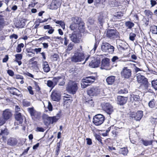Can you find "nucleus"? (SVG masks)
Masks as SVG:
<instances>
[{
	"instance_id": "17",
	"label": "nucleus",
	"mask_w": 157,
	"mask_h": 157,
	"mask_svg": "<svg viewBox=\"0 0 157 157\" xmlns=\"http://www.w3.org/2000/svg\"><path fill=\"white\" fill-rule=\"evenodd\" d=\"M109 59L107 58L103 59L101 61V68L102 69H104L105 67L109 66Z\"/></svg>"
},
{
	"instance_id": "43",
	"label": "nucleus",
	"mask_w": 157,
	"mask_h": 157,
	"mask_svg": "<svg viewBox=\"0 0 157 157\" xmlns=\"http://www.w3.org/2000/svg\"><path fill=\"white\" fill-rule=\"evenodd\" d=\"M141 94V92L139 90H136L135 92H133L130 96H140V95Z\"/></svg>"
},
{
	"instance_id": "23",
	"label": "nucleus",
	"mask_w": 157,
	"mask_h": 157,
	"mask_svg": "<svg viewBox=\"0 0 157 157\" xmlns=\"http://www.w3.org/2000/svg\"><path fill=\"white\" fill-rule=\"evenodd\" d=\"M16 59L14 61L18 63L19 66L21 65L22 64L21 61V60L22 58V55L21 54H17L15 55Z\"/></svg>"
},
{
	"instance_id": "1",
	"label": "nucleus",
	"mask_w": 157,
	"mask_h": 157,
	"mask_svg": "<svg viewBox=\"0 0 157 157\" xmlns=\"http://www.w3.org/2000/svg\"><path fill=\"white\" fill-rule=\"evenodd\" d=\"M85 58L84 52L78 50L75 52L74 55L71 58V60L73 63H76L83 61Z\"/></svg>"
},
{
	"instance_id": "12",
	"label": "nucleus",
	"mask_w": 157,
	"mask_h": 157,
	"mask_svg": "<svg viewBox=\"0 0 157 157\" xmlns=\"http://www.w3.org/2000/svg\"><path fill=\"white\" fill-rule=\"evenodd\" d=\"M69 36L71 40L75 43H78L80 42L79 34L77 32H73L71 34H69Z\"/></svg>"
},
{
	"instance_id": "58",
	"label": "nucleus",
	"mask_w": 157,
	"mask_h": 157,
	"mask_svg": "<svg viewBox=\"0 0 157 157\" xmlns=\"http://www.w3.org/2000/svg\"><path fill=\"white\" fill-rule=\"evenodd\" d=\"M28 110L31 115V114H33V113L34 112L35 110L34 109V108L33 107L31 108H28Z\"/></svg>"
},
{
	"instance_id": "55",
	"label": "nucleus",
	"mask_w": 157,
	"mask_h": 157,
	"mask_svg": "<svg viewBox=\"0 0 157 157\" xmlns=\"http://www.w3.org/2000/svg\"><path fill=\"white\" fill-rule=\"evenodd\" d=\"M36 58L35 57H33L31 58L30 60H29V63L31 64H36L37 63L36 61H34V60Z\"/></svg>"
},
{
	"instance_id": "36",
	"label": "nucleus",
	"mask_w": 157,
	"mask_h": 157,
	"mask_svg": "<svg viewBox=\"0 0 157 157\" xmlns=\"http://www.w3.org/2000/svg\"><path fill=\"white\" fill-rule=\"evenodd\" d=\"M74 44L72 43H70L67 46V48L66 50V52L68 53L69 54L70 53V51L72 49Z\"/></svg>"
},
{
	"instance_id": "48",
	"label": "nucleus",
	"mask_w": 157,
	"mask_h": 157,
	"mask_svg": "<svg viewBox=\"0 0 157 157\" xmlns=\"http://www.w3.org/2000/svg\"><path fill=\"white\" fill-rule=\"evenodd\" d=\"M33 83L35 86V89L37 91H39L40 90V88L38 85V83L35 81H33Z\"/></svg>"
},
{
	"instance_id": "46",
	"label": "nucleus",
	"mask_w": 157,
	"mask_h": 157,
	"mask_svg": "<svg viewBox=\"0 0 157 157\" xmlns=\"http://www.w3.org/2000/svg\"><path fill=\"white\" fill-rule=\"evenodd\" d=\"M39 115L38 113L35 110L34 111V112L33 113V114H31V116L32 117V118H37L38 117Z\"/></svg>"
},
{
	"instance_id": "19",
	"label": "nucleus",
	"mask_w": 157,
	"mask_h": 157,
	"mask_svg": "<svg viewBox=\"0 0 157 157\" xmlns=\"http://www.w3.org/2000/svg\"><path fill=\"white\" fill-rule=\"evenodd\" d=\"M52 99L53 101H59L60 98V95L56 92H53L51 95Z\"/></svg>"
},
{
	"instance_id": "54",
	"label": "nucleus",
	"mask_w": 157,
	"mask_h": 157,
	"mask_svg": "<svg viewBox=\"0 0 157 157\" xmlns=\"http://www.w3.org/2000/svg\"><path fill=\"white\" fill-rule=\"evenodd\" d=\"M98 44L99 43L96 41L94 45V48L93 49L91 50V52H95V51L96 50V49L98 46Z\"/></svg>"
},
{
	"instance_id": "7",
	"label": "nucleus",
	"mask_w": 157,
	"mask_h": 157,
	"mask_svg": "<svg viewBox=\"0 0 157 157\" xmlns=\"http://www.w3.org/2000/svg\"><path fill=\"white\" fill-rule=\"evenodd\" d=\"M100 92L99 87L97 86L90 87L87 91V94L90 96H96Z\"/></svg>"
},
{
	"instance_id": "18",
	"label": "nucleus",
	"mask_w": 157,
	"mask_h": 157,
	"mask_svg": "<svg viewBox=\"0 0 157 157\" xmlns=\"http://www.w3.org/2000/svg\"><path fill=\"white\" fill-rule=\"evenodd\" d=\"M11 113L9 109H6L3 111L2 117L7 121L11 117Z\"/></svg>"
},
{
	"instance_id": "60",
	"label": "nucleus",
	"mask_w": 157,
	"mask_h": 157,
	"mask_svg": "<svg viewBox=\"0 0 157 157\" xmlns=\"http://www.w3.org/2000/svg\"><path fill=\"white\" fill-rule=\"evenodd\" d=\"M64 44L66 46H67L69 43V40L67 39V36L64 35Z\"/></svg>"
},
{
	"instance_id": "9",
	"label": "nucleus",
	"mask_w": 157,
	"mask_h": 157,
	"mask_svg": "<svg viewBox=\"0 0 157 157\" xmlns=\"http://www.w3.org/2000/svg\"><path fill=\"white\" fill-rule=\"evenodd\" d=\"M102 55L98 56L96 58H94L89 63V66L92 68H95L98 67L100 63L101 58H102Z\"/></svg>"
},
{
	"instance_id": "28",
	"label": "nucleus",
	"mask_w": 157,
	"mask_h": 157,
	"mask_svg": "<svg viewBox=\"0 0 157 157\" xmlns=\"http://www.w3.org/2000/svg\"><path fill=\"white\" fill-rule=\"evenodd\" d=\"M78 28V29L80 30V27L78 26V25L72 22V24L70 25L69 28L71 30L73 31V32L76 31L77 30V29Z\"/></svg>"
},
{
	"instance_id": "40",
	"label": "nucleus",
	"mask_w": 157,
	"mask_h": 157,
	"mask_svg": "<svg viewBox=\"0 0 157 157\" xmlns=\"http://www.w3.org/2000/svg\"><path fill=\"white\" fill-rule=\"evenodd\" d=\"M136 36V35L135 33H131L129 34V39L130 40L133 41Z\"/></svg>"
},
{
	"instance_id": "37",
	"label": "nucleus",
	"mask_w": 157,
	"mask_h": 157,
	"mask_svg": "<svg viewBox=\"0 0 157 157\" xmlns=\"http://www.w3.org/2000/svg\"><path fill=\"white\" fill-rule=\"evenodd\" d=\"M24 45L23 43H21L18 44L16 48V52H20L21 51V48L24 47Z\"/></svg>"
},
{
	"instance_id": "20",
	"label": "nucleus",
	"mask_w": 157,
	"mask_h": 157,
	"mask_svg": "<svg viewBox=\"0 0 157 157\" xmlns=\"http://www.w3.org/2000/svg\"><path fill=\"white\" fill-rule=\"evenodd\" d=\"M15 118L17 121H19L20 124H22L23 122L24 119L25 121H26V118L25 116H22L21 113H17L15 115Z\"/></svg>"
},
{
	"instance_id": "15",
	"label": "nucleus",
	"mask_w": 157,
	"mask_h": 157,
	"mask_svg": "<svg viewBox=\"0 0 157 157\" xmlns=\"http://www.w3.org/2000/svg\"><path fill=\"white\" fill-rule=\"evenodd\" d=\"M128 97L121 96H118L117 98V104L120 105H123L126 103Z\"/></svg>"
},
{
	"instance_id": "52",
	"label": "nucleus",
	"mask_w": 157,
	"mask_h": 157,
	"mask_svg": "<svg viewBox=\"0 0 157 157\" xmlns=\"http://www.w3.org/2000/svg\"><path fill=\"white\" fill-rule=\"evenodd\" d=\"M51 124H53L54 122H56L58 119L56 118V116L51 117Z\"/></svg>"
},
{
	"instance_id": "6",
	"label": "nucleus",
	"mask_w": 157,
	"mask_h": 157,
	"mask_svg": "<svg viewBox=\"0 0 157 157\" xmlns=\"http://www.w3.org/2000/svg\"><path fill=\"white\" fill-rule=\"evenodd\" d=\"M93 119V123L96 126H99L104 122L105 118L103 115L99 114L95 115Z\"/></svg>"
},
{
	"instance_id": "2",
	"label": "nucleus",
	"mask_w": 157,
	"mask_h": 157,
	"mask_svg": "<svg viewBox=\"0 0 157 157\" xmlns=\"http://www.w3.org/2000/svg\"><path fill=\"white\" fill-rule=\"evenodd\" d=\"M78 84L76 82L70 81L69 82L66 87V90L68 93L75 94L78 89Z\"/></svg>"
},
{
	"instance_id": "26",
	"label": "nucleus",
	"mask_w": 157,
	"mask_h": 157,
	"mask_svg": "<svg viewBox=\"0 0 157 157\" xmlns=\"http://www.w3.org/2000/svg\"><path fill=\"white\" fill-rule=\"evenodd\" d=\"M64 79L65 76L62 75L60 76L54 77L52 79V81L54 83V84L56 86L60 79Z\"/></svg>"
},
{
	"instance_id": "59",
	"label": "nucleus",
	"mask_w": 157,
	"mask_h": 157,
	"mask_svg": "<svg viewBox=\"0 0 157 157\" xmlns=\"http://www.w3.org/2000/svg\"><path fill=\"white\" fill-rule=\"evenodd\" d=\"M6 121L2 117L0 118V126L3 125L6 122Z\"/></svg>"
},
{
	"instance_id": "62",
	"label": "nucleus",
	"mask_w": 157,
	"mask_h": 157,
	"mask_svg": "<svg viewBox=\"0 0 157 157\" xmlns=\"http://www.w3.org/2000/svg\"><path fill=\"white\" fill-rule=\"evenodd\" d=\"M119 58L116 56H114L111 59L112 61L113 62H117L118 61Z\"/></svg>"
},
{
	"instance_id": "22",
	"label": "nucleus",
	"mask_w": 157,
	"mask_h": 157,
	"mask_svg": "<svg viewBox=\"0 0 157 157\" xmlns=\"http://www.w3.org/2000/svg\"><path fill=\"white\" fill-rule=\"evenodd\" d=\"M43 68L44 71L47 73L50 70V68L49 67L48 62L46 61H44L43 64Z\"/></svg>"
},
{
	"instance_id": "38",
	"label": "nucleus",
	"mask_w": 157,
	"mask_h": 157,
	"mask_svg": "<svg viewBox=\"0 0 157 157\" xmlns=\"http://www.w3.org/2000/svg\"><path fill=\"white\" fill-rule=\"evenodd\" d=\"M22 23H24V22H22L20 21H18L16 23V27L17 28H22L23 27V25Z\"/></svg>"
},
{
	"instance_id": "44",
	"label": "nucleus",
	"mask_w": 157,
	"mask_h": 157,
	"mask_svg": "<svg viewBox=\"0 0 157 157\" xmlns=\"http://www.w3.org/2000/svg\"><path fill=\"white\" fill-rule=\"evenodd\" d=\"M155 100L154 99H152L148 103V105L151 108H153L155 106Z\"/></svg>"
},
{
	"instance_id": "47",
	"label": "nucleus",
	"mask_w": 157,
	"mask_h": 157,
	"mask_svg": "<svg viewBox=\"0 0 157 157\" xmlns=\"http://www.w3.org/2000/svg\"><path fill=\"white\" fill-rule=\"evenodd\" d=\"M39 115L38 113L35 110L34 111V112L33 113V114H31V116L32 117V118H37L38 117Z\"/></svg>"
},
{
	"instance_id": "34",
	"label": "nucleus",
	"mask_w": 157,
	"mask_h": 157,
	"mask_svg": "<svg viewBox=\"0 0 157 157\" xmlns=\"http://www.w3.org/2000/svg\"><path fill=\"white\" fill-rule=\"evenodd\" d=\"M150 31L154 34H157V26L153 25L150 28Z\"/></svg>"
},
{
	"instance_id": "3",
	"label": "nucleus",
	"mask_w": 157,
	"mask_h": 157,
	"mask_svg": "<svg viewBox=\"0 0 157 157\" xmlns=\"http://www.w3.org/2000/svg\"><path fill=\"white\" fill-rule=\"evenodd\" d=\"M106 35L110 39L120 38L119 33L114 28L113 29H108Z\"/></svg>"
},
{
	"instance_id": "63",
	"label": "nucleus",
	"mask_w": 157,
	"mask_h": 157,
	"mask_svg": "<svg viewBox=\"0 0 157 157\" xmlns=\"http://www.w3.org/2000/svg\"><path fill=\"white\" fill-rule=\"evenodd\" d=\"M7 73L11 76H13L14 75L13 71L11 70H9L7 71Z\"/></svg>"
},
{
	"instance_id": "35",
	"label": "nucleus",
	"mask_w": 157,
	"mask_h": 157,
	"mask_svg": "<svg viewBox=\"0 0 157 157\" xmlns=\"http://www.w3.org/2000/svg\"><path fill=\"white\" fill-rule=\"evenodd\" d=\"M104 17L102 15H100L98 18V22L99 24L101 25L102 26L103 23L104 22Z\"/></svg>"
},
{
	"instance_id": "16",
	"label": "nucleus",
	"mask_w": 157,
	"mask_h": 157,
	"mask_svg": "<svg viewBox=\"0 0 157 157\" xmlns=\"http://www.w3.org/2000/svg\"><path fill=\"white\" fill-rule=\"evenodd\" d=\"M17 140L16 138L10 137L8 140L7 144L10 146H14L17 145Z\"/></svg>"
},
{
	"instance_id": "24",
	"label": "nucleus",
	"mask_w": 157,
	"mask_h": 157,
	"mask_svg": "<svg viewBox=\"0 0 157 157\" xmlns=\"http://www.w3.org/2000/svg\"><path fill=\"white\" fill-rule=\"evenodd\" d=\"M130 98L131 101L132 102L135 101L137 103H140L142 100L140 96H130Z\"/></svg>"
},
{
	"instance_id": "27",
	"label": "nucleus",
	"mask_w": 157,
	"mask_h": 157,
	"mask_svg": "<svg viewBox=\"0 0 157 157\" xmlns=\"http://www.w3.org/2000/svg\"><path fill=\"white\" fill-rule=\"evenodd\" d=\"M123 15L121 12H117L115 13L113 15V18L114 20L121 19Z\"/></svg>"
},
{
	"instance_id": "33",
	"label": "nucleus",
	"mask_w": 157,
	"mask_h": 157,
	"mask_svg": "<svg viewBox=\"0 0 157 157\" xmlns=\"http://www.w3.org/2000/svg\"><path fill=\"white\" fill-rule=\"evenodd\" d=\"M121 153L124 155H127L128 153V151L127 148L126 147L121 148L119 150Z\"/></svg>"
},
{
	"instance_id": "51",
	"label": "nucleus",
	"mask_w": 157,
	"mask_h": 157,
	"mask_svg": "<svg viewBox=\"0 0 157 157\" xmlns=\"http://www.w3.org/2000/svg\"><path fill=\"white\" fill-rule=\"evenodd\" d=\"M50 118L51 117H49L46 114H44L42 116V118L44 120V122H46V120L48 119L49 120Z\"/></svg>"
},
{
	"instance_id": "64",
	"label": "nucleus",
	"mask_w": 157,
	"mask_h": 157,
	"mask_svg": "<svg viewBox=\"0 0 157 157\" xmlns=\"http://www.w3.org/2000/svg\"><path fill=\"white\" fill-rule=\"evenodd\" d=\"M48 108L50 111H51L52 110V106L51 103L50 101L48 102Z\"/></svg>"
},
{
	"instance_id": "30",
	"label": "nucleus",
	"mask_w": 157,
	"mask_h": 157,
	"mask_svg": "<svg viewBox=\"0 0 157 157\" xmlns=\"http://www.w3.org/2000/svg\"><path fill=\"white\" fill-rule=\"evenodd\" d=\"M140 141H142V143L143 144L146 146L151 145L153 142V141L152 140H145L143 139H141Z\"/></svg>"
},
{
	"instance_id": "11",
	"label": "nucleus",
	"mask_w": 157,
	"mask_h": 157,
	"mask_svg": "<svg viewBox=\"0 0 157 157\" xmlns=\"http://www.w3.org/2000/svg\"><path fill=\"white\" fill-rule=\"evenodd\" d=\"M137 78L139 83L144 84L146 88L148 87L149 84L148 80L144 76L139 75L137 76Z\"/></svg>"
},
{
	"instance_id": "10",
	"label": "nucleus",
	"mask_w": 157,
	"mask_h": 157,
	"mask_svg": "<svg viewBox=\"0 0 157 157\" xmlns=\"http://www.w3.org/2000/svg\"><path fill=\"white\" fill-rule=\"evenodd\" d=\"M72 22L78 25L80 27V29H82L84 26V24L81 18L75 16L71 18Z\"/></svg>"
},
{
	"instance_id": "41",
	"label": "nucleus",
	"mask_w": 157,
	"mask_h": 157,
	"mask_svg": "<svg viewBox=\"0 0 157 157\" xmlns=\"http://www.w3.org/2000/svg\"><path fill=\"white\" fill-rule=\"evenodd\" d=\"M151 85L155 90H157V79L151 81Z\"/></svg>"
},
{
	"instance_id": "42",
	"label": "nucleus",
	"mask_w": 157,
	"mask_h": 157,
	"mask_svg": "<svg viewBox=\"0 0 157 157\" xmlns=\"http://www.w3.org/2000/svg\"><path fill=\"white\" fill-rule=\"evenodd\" d=\"M2 15H0V31L2 30V27L4 22V19Z\"/></svg>"
},
{
	"instance_id": "32",
	"label": "nucleus",
	"mask_w": 157,
	"mask_h": 157,
	"mask_svg": "<svg viewBox=\"0 0 157 157\" xmlns=\"http://www.w3.org/2000/svg\"><path fill=\"white\" fill-rule=\"evenodd\" d=\"M53 21L56 23L60 25L63 29H64L65 28V24L63 21L61 20H57L56 19L54 20Z\"/></svg>"
},
{
	"instance_id": "25",
	"label": "nucleus",
	"mask_w": 157,
	"mask_h": 157,
	"mask_svg": "<svg viewBox=\"0 0 157 157\" xmlns=\"http://www.w3.org/2000/svg\"><path fill=\"white\" fill-rule=\"evenodd\" d=\"M143 116V112L142 111H138L136 113L135 120L138 121H140L141 119Z\"/></svg>"
},
{
	"instance_id": "4",
	"label": "nucleus",
	"mask_w": 157,
	"mask_h": 157,
	"mask_svg": "<svg viewBox=\"0 0 157 157\" xmlns=\"http://www.w3.org/2000/svg\"><path fill=\"white\" fill-rule=\"evenodd\" d=\"M102 109L107 114H111L114 111V109L112 105L109 102H104L101 105Z\"/></svg>"
},
{
	"instance_id": "39",
	"label": "nucleus",
	"mask_w": 157,
	"mask_h": 157,
	"mask_svg": "<svg viewBox=\"0 0 157 157\" xmlns=\"http://www.w3.org/2000/svg\"><path fill=\"white\" fill-rule=\"evenodd\" d=\"M47 84L48 86L52 88H53L55 86L54 84V83L52 80H48L47 82Z\"/></svg>"
},
{
	"instance_id": "13",
	"label": "nucleus",
	"mask_w": 157,
	"mask_h": 157,
	"mask_svg": "<svg viewBox=\"0 0 157 157\" xmlns=\"http://www.w3.org/2000/svg\"><path fill=\"white\" fill-rule=\"evenodd\" d=\"M62 3V0H52L50 5V9L56 10L60 7Z\"/></svg>"
},
{
	"instance_id": "56",
	"label": "nucleus",
	"mask_w": 157,
	"mask_h": 157,
	"mask_svg": "<svg viewBox=\"0 0 157 157\" xmlns=\"http://www.w3.org/2000/svg\"><path fill=\"white\" fill-rule=\"evenodd\" d=\"M96 139L102 145L103 143L102 142L101 137L99 135H96L95 136Z\"/></svg>"
},
{
	"instance_id": "8",
	"label": "nucleus",
	"mask_w": 157,
	"mask_h": 157,
	"mask_svg": "<svg viewBox=\"0 0 157 157\" xmlns=\"http://www.w3.org/2000/svg\"><path fill=\"white\" fill-rule=\"evenodd\" d=\"M95 80V78L93 76H90L87 77L85 78H84L82 79V85L85 86L83 88H85L88 86L89 85L88 83H92L94 82Z\"/></svg>"
},
{
	"instance_id": "45",
	"label": "nucleus",
	"mask_w": 157,
	"mask_h": 157,
	"mask_svg": "<svg viewBox=\"0 0 157 157\" xmlns=\"http://www.w3.org/2000/svg\"><path fill=\"white\" fill-rule=\"evenodd\" d=\"M144 13L146 16L148 17H151L153 14L149 10H145L144 11Z\"/></svg>"
},
{
	"instance_id": "61",
	"label": "nucleus",
	"mask_w": 157,
	"mask_h": 157,
	"mask_svg": "<svg viewBox=\"0 0 157 157\" xmlns=\"http://www.w3.org/2000/svg\"><path fill=\"white\" fill-rule=\"evenodd\" d=\"M23 104L24 106L28 107L30 105V103L27 101H24L23 102Z\"/></svg>"
},
{
	"instance_id": "50",
	"label": "nucleus",
	"mask_w": 157,
	"mask_h": 157,
	"mask_svg": "<svg viewBox=\"0 0 157 157\" xmlns=\"http://www.w3.org/2000/svg\"><path fill=\"white\" fill-rule=\"evenodd\" d=\"M128 92L127 90L126 89H123L120 90L118 92L119 94H126Z\"/></svg>"
},
{
	"instance_id": "31",
	"label": "nucleus",
	"mask_w": 157,
	"mask_h": 157,
	"mask_svg": "<svg viewBox=\"0 0 157 157\" xmlns=\"http://www.w3.org/2000/svg\"><path fill=\"white\" fill-rule=\"evenodd\" d=\"M125 26L128 27V29H131L134 26V24L132 21H128L125 23Z\"/></svg>"
},
{
	"instance_id": "5",
	"label": "nucleus",
	"mask_w": 157,
	"mask_h": 157,
	"mask_svg": "<svg viewBox=\"0 0 157 157\" xmlns=\"http://www.w3.org/2000/svg\"><path fill=\"white\" fill-rule=\"evenodd\" d=\"M101 48L103 52H108L110 54H113L115 49L113 46L107 42L103 43Z\"/></svg>"
},
{
	"instance_id": "21",
	"label": "nucleus",
	"mask_w": 157,
	"mask_h": 157,
	"mask_svg": "<svg viewBox=\"0 0 157 157\" xmlns=\"http://www.w3.org/2000/svg\"><path fill=\"white\" fill-rule=\"evenodd\" d=\"M115 77L114 76H110L108 77L106 79L107 84L109 85L113 84L115 81Z\"/></svg>"
},
{
	"instance_id": "29",
	"label": "nucleus",
	"mask_w": 157,
	"mask_h": 157,
	"mask_svg": "<svg viewBox=\"0 0 157 157\" xmlns=\"http://www.w3.org/2000/svg\"><path fill=\"white\" fill-rule=\"evenodd\" d=\"M85 103L88 106H93L94 105V102L91 98L90 99L88 98L86 99Z\"/></svg>"
},
{
	"instance_id": "49",
	"label": "nucleus",
	"mask_w": 157,
	"mask_h": 157,
	"mask_svg": "<svg viewBox=\"0 0 157 157\" xmlns=\"http://www.w3.org/2000/svg\"><path fill=\"white\" fill-rule=\"evenodd\" d=\"M7 133V129L6 128L4 130H2L1 133H0V136H2L3 135H8Z\"/></svg>"
},
{
	"instance_id": "53",
	"label": "nucleus",
	"mask_w": 157,
	"mask_h": 157,
	"mask_svg": "<svg viewBox=\"0 0 157 157\" xmlns=\"http://www.w3.org/2000/svg\"><path fill=\"white\" fill-rule=\"evenodd\" d=\"M133 17L134 18V22L136 23H138L139 21L138 15L136 14H135L133 15Z\"/></svg>"
},
{
	"instance_id": "57",
	"label": "nucleus",
	"mask_w": 157,
	"mask_h": 157,
	"mask_svg": "<svg viewBox=\"0 0 157 157\" xmlns=\"http://www.w3.org/2000/svg\"><path fill=\"white\" fill-rule=\"evenodd\" d=\"M27 89L29 92L30 94L31 95L34 94V92L33 90H32V88L31 86H29L27 87Z\"/></svg>"
},
{
	"instance_id": "14",
	"label": "nucleus",
	"mask_w": 157,
	"mask_h": 157,
	"mask_svg": "<svg viewBox=\"0 0 157 157\" xmlns=\"http://www.w3.org/2000/svg\"><path fill=\"white\" fill-rule=\"evenodd\" d=\"M122 77L124 78H128L131 76L132 73L131 70L128 68L127 67H124L121 72Z\"/></svg>"
}]
</instances>
